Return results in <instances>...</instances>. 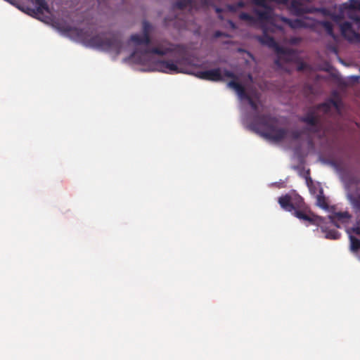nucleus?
I'll use <instances>...</instances> for the list:
<instances>
[{
	"instance_id": "1",
	"label": "nucleus",
	"mask_w": 360,
	"mask_h": 360,
	"mask_svg": "<svg viewBox=\"0 0 360 360\" xmlns=\"http://www.w3.org/2000/svg\"><path fill=\"white\" fill-rule=\"evenodd\" d=\"M27 14L46 24L51 25L60 34L84 46L108 52L112 57L124 56V60L146 66L145 70L165 73H189L193 66L191 60L184 56H175L172 59L162 60L169 53H176L177 46L167 41H159L150 46L149 32L151 25L144 21L141 33L134 34L124 43L120 37L112 33L98 34L91 27L79 30L71 27L65 22L57 20L44 0H27Z\"/></svg>"
},
{
	"instance_id": "2",
	"label": "nucleus",
	"mask_w": 360,
	"mask_h": 360,
	"mask_svg": "<svg viewBox=\"0 0 360 360\" xmlns=\"http://www.w3.org/2000/svg\"><path fill=\"white\" fill-rule=\"evenodd\" d=\"M195 76L202 79L213 82L233 79L227 85L235 91L243 106L242 118L244 124L266 141L288 144L297 155L302 156L313 150L314 140L319 137L318 117L320 113L328 112L332 109L340 112L342 108L340 99L334 95L332 100L321 104L316 110H311L302 119L309 129L300 133L295 130L284 129L274 117H260L262 105L258 94L249 91L247 85L242 83L240 79L232 72L221 68H214L198 71Z\"/></svg>"
},
{
	"instance_id": "3",
	"label": "nucleus",
	"mask_w": 360,
	"mask_h": 360,
	"mask_svg": "<svg viewBox=\"0 0 360 360\" xmlns=\"http://www.w3.org/2000/svg\"><path fill=\"white\" fill-rule=\"evenodd\" d=\"M342 14L347 15L349 18L352 20V22H344L339 24L342 35L349 42L356 43L359 30H356V27H360V13L354 11L352 14L354 18H351L348 13V7L342 6Z\"/></svg>"
},
{
	"instance_id": "4",
	"label": "nucleus",
	"mask_w": 360,
	"mask_h": 360,
	"mask_svg": "<svg viewBox=\"0 0 360 360\" xmlns=\"http://www.w3.org/2000/svg\"><path fill=\"white\" fill-rule=\"evenodd\" d=\"M278 203L283 210L292 212L299 219L306 221L311 220L307 214L297 210L302 208V198L297 193H291L280 197Z\"/></svg>"
},
{
	"instance_id": "5",
	"label": "nucleus",
	"mask_w": 360,
	"mask_h": 360,
	"mask_svg": "<svg viewBox=\"0 0 360 360\" xmlns=\"http://www.w3.org/2000/svg\"><path fill=\"white\" fill-rule=\"evenodd\" d=\"M346 190L347 198L356 212H360V195L356 188V181L351 177L342 180Z\"/></svg>"
},
{
	"instance_id": "6",
	"label": "nucleus",
	"mask_w": 360,
	"mask_h": 360,
	"mask_svg": "<svg viewBox=\"0 0 360 360\" xmlns=\"http://www.w3.org/2000/svg\"><path fill=\"white\" fill-rule=\"evenodd\" d=\"M347 233L350 240L351 251L355 252L360 250V218L354 228L347 229ZM359 258L360 259V255H359Z\"/></svg>"
},
{
	"instance_id": "7",
	"label": "nucleus",
	"mask_w": 360,
	"mask_h": 360,
	"mask_svg": "<svg viewBox=\"0 0 360 360\" xmlns=\"http://www.w3.org/2000/svg\"><path fill=\"white\" fill-rule=\"evenodd\" d=\"M328 219L334 226L341 228L349 222L350 217L347 212H334L328 216Z\"/></svg>"
},
{
	"instance_id": "8",
	"label": "nucleus",
	"mask_w": 360,
	"mask_h": 360,
	"mask_svg": "<svg viewBox=\"0 0 360 360\" xmlns=\"http://www.w3.org/2000/svg\"><path fill=\"white\" fill-rule=\"evenodd\" d=\"M344 6L348 7V13L351 18H354L352 14L354 11H357L360 13V0H349L344 4Z\"/></svg>"
},
{
	"instance_id": "9",
	"label": "nucleus",
	"mask_w": 360,
	"mask_h": 360,
	"mask_svg": "<svg viewBox=\"0 0 360 360\" xmlns=\"http://www.w3.org/2000/svg\"><path fill=\"white\" fill-rule=\"evenodd\" d=\"M321 231L325 233L324 237L328 239H338L340 236L339 233L335 230H328L326 227L320 224Z\"/></svg>"
},
{
	"instance_id": "10",
	"label": "nucleus",
	"mask_w": 360,
	"mask_h": 360,
	"mask_svg": "<svg viewBox=\"0 0 360 360\" xmlns=\"http://www.w3.org/2000/svg\"><path fill=\"white\" fill-rule=\"evenodd\" d=\"M360 78V76L351 75L346 78H340V82L341 84L347 86L354 83H356Z\"/></svg>"
},
{
	"instance_id": "11",
	"label": "nucleus",
	"mask_w": 360,
	"mask_h": 360,
	"mask_svg": "<svg viewBox=\"0 0 360 360\" xmlns=\"http://www.w3.org/2000/svg\"><path fill=\"white\" fill-rule=\"evenodd\" d=\"M319 160L322 165L331 167L337 173L339 172V166L336 162L331 160H327L321 158H319Z\"/></svg>"
},
{
	"instance_id": "12",
	"label": "nucleus",
	"mask_w": 360,
	"mask_h": 360,
	"mask_svg": "<svg viewBox=\"0 0 360 360\" xmlns=\"http://www.w3.org/2000/svg\"><path fill=\"white\" fill-rule=\"evenodd\" d=\"M322 25L327 32V33L330 35L333 39H335V35L333 33V25L331 22L328 21H323L322 22Z\"/></svg>"
},
{
	"instance_id": "13",
	"label": "nucleus",
	"mask_w": 360,
	"mask_h": 360,
	"mask_svg": "<svg viewBox=\"0 0 360 360\" xmlns=\"http://www.w3.org/2000/svg\"><path fill=\"white\" fill-rule=\"evenodd\" d=\"M316 205L322 209H326L327 207L325 200L321 195L316 196Z\"/></svg>"
},
{
	"instance_id": "14",
	"label": "nucleus",
	"mask_w": 360,
	"mask_h": 360,
	"mask_svg": "<svg viewBox=\"0 0 360 360\" xmlns=\"http://www.w3.org/2000/svg\"><path fill=\"white\" fill-rule=\"evenodd\" d=\"M243 6H244L243 2L240 1L238 3V4L236 6H233V5L228 6L227 8L229 11H235L238 10V8L243 7Z\"/></svg>"
},
{
	"instance_id": "15",
	"label": "nucleus",
	"mask_w": 360,
	"mask_h": 360,
	"mask_svg": "<svg viewBox=\"0 0 360 360\" xmlns=\"http://www.w3.org/2000/svg\"><path fill=\"white\" fill-rule=\"evenodd\" d=\"M301 41V39L300 37H292L289 41L288 44L290 45L297 44ZM285 44H288V42H285Z\"/></svg>"
},
{
	"instance_id": "16",
	"label": "nucleus",
	"mask_w": 360,
	"mask_h": 360,
	"mask_svg": "<svg viewBox=\"0 0 360 360\" xmlns=\"http://www.w3.org/2000/svg\"><path fill=\"white\" fill-rule=\"evenodd\" d=\"M305 181H306V184H307L309 189L310 190L311 192H312V188H311L312 180L306 176Z\"/></svg>"
},
{
	"instance_id": "17",
	"label": "nucleus",
	"mask_w": 360,
	"mask_h": 360,
	"mask_svg": "<svg viewBox=\"0 0 360 360\" xmlns=\"http://www.w3.org/2000/svg\"><path fill=\"white\" fill-rule=\"evenodd\" d=\"M184 3H183L182 1H179L178 3V6L180 8L185 6L187 3L190 2V0H184Z\"/></svg>"
},
{
	"instance_id": "18",
	"label": "nucleus",
	"mask_w": 360,
	"mask_h": 360,
	"mask_svg": "<svg viewBox=\"0 0 360 360\" xmlns=\"http://www.w3.org/2000/svg\"><path fill=\"white\" fill-rule=\"evenodd\" d=\"M228 25L233 30H234L235 27H236L234 23L233 22H231V21H228Z\"/></svg>"
},
{
	"instance_id": "19",
	"label": "nucleus",
	"mask_w": 360,
	"mask_h": 360,
	"mask_svg": "<svg viewBox=\"0 0 360 360\" xmlns=\"http://www.w3.org/2000/svg\"><path fill=\"white\" fill-rule=\"evenodd\" d=\"M221 35V33L220 32H217L215 33V37H220Z\"/></svg>"
},
{
	"instance_id": "20",
	"label": "nucleus",
	"mask_w": 360,
	"mask_h": 360,
	"mask_svg": "<svg viewBox=\"0 0 360 360\" xmlns=\"http://www.w3.org/2000/svg\"><path fill=\"white\" fill-rule=\"evenodd\" d=\"M298 69H299V70H303V69H304V65H303V64L300 65L298 67Z\"/></svg>"
},
{
	"instance_id": "21",
	"label": "nucleus",
	"mask_w": 360,
	"mask_h": 360,
	"mask_svg": "<svg viewBox=\"0 0 360 360\" xmlns=\"http://www.w3.org/2000/svg\"><path fill=\"white\" fill-rule=\"evenodd\" d=\"M356 43H360V33L359 34L358 39L356 41Z\"/></svg>"
},
{
	"instance_id": "22",
	"label": "nucleus",
	"mask_w": 360,
	"mask_h": 360,
	"mask_svg": "<svg viewBox=\"0 0 360 360\" xmlns=\"http://www.w3.org/2000/svg\"><path fill=\"white\" fill-rule=\"evenodd\" d=\"M215 11L218 13H220V11H221V10L219 8H215Z\"/></svg>"
},
{
	"instance_id": "23",
	"label": "nucleus",
	"mask_w": 360,
	"mask_h": 360,
	"mask_svg": "<svg viewBox=\"0 0 360 360\" xmlns=\"http://www.w3.org/2000/svg\"><path fill=\"white\" fill-rule=\"evenodd\" d=\"M339 61H340L342 64L345 65V63H344L341 59H340V58H339Z\"/></svg>"
},
{
	"instance_id": "24",
	"label": "nucleus",
	"mask_w": 360,
	"mask_h": 360,
	"mask_svg": "<svg viewBox=\"0 0 360 360\" xmlns=\"http://www.w3.org/2000/svg\"><path fill=\"white\" fill-rule=\"evenodd\" d=\"M248 78L250 80H252V77L250 75L248 76Z\"/></svg>"
},
{
	"instance_id": "25",
	"label": "nucleus",
	"mask_w": 360,
	"mask_h": 360,
	"mask_svg": "<svg viewBox=\"0 0 360 360\" xmlns=\"http://www.w3.org/2000/svg\"><path fill=\"white\" fill-rule=\"evenodd\" d=\"M247 54H248V56L249 57L252 58L251 55H250L249 53H247Z\"/></svg>"
}]
</instances>
